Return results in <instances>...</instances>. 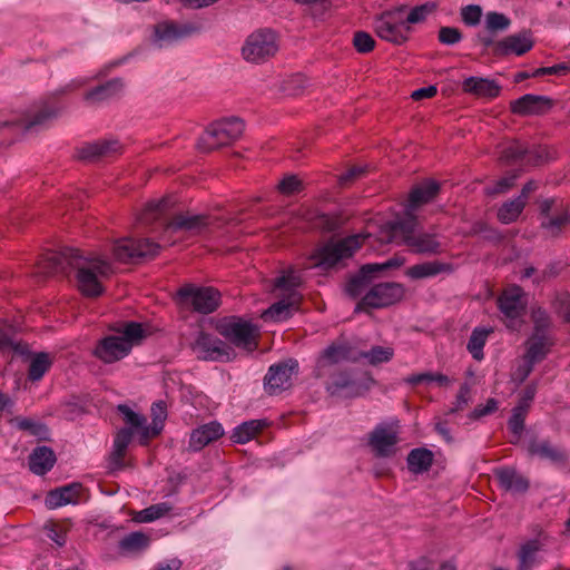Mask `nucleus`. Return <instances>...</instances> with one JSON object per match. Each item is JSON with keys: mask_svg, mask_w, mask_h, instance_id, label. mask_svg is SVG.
<instances>
[{"mask_svg": "<svg viewBox=\"0 0 570 570\" xmlns=\"http://www.w3.org/2000/svg\"><path fill=\"white\" fill-rule=\"evenodd\" d=\"M38 269L46 276L68 275L75 271L78 289L87 297L100 296L104 293L101 279L114 272L108 261L95 255L86 256L75 248L47 253L38 263Z\"/></svg>", "mask_w": 570, "mask_h": 570, "instance_id": "nucleus-1", "label": "nucleus"}, {"mask_svg": "<svg viewBox=\"0 0 570 570\" xmlns=\"http://www.w3.org/2000/svg\"><path fill=\"white\" fill-rule=\"evenodd\" d=\"M417 218L414 214L396 217L386 223L382 229L379 239L381 243H396L405 245L415 254L438 255L443 252V246L430 233H416Z\"/></svg>", "mask_w": 570, "mask_h": 570, "instance_id": "nucleus-2", "label": "nucleus"}, {"mask_svg": "<svg viewBox=\"0 0 570 570\" xmlns=\"http://www.w3.org/2000/svg\"><path fill=\"white\" fill-rule=\"evenodd\" d=\"M58 115L57 107L43 104L23 119L12 116L9 119L0 120V136L2 137L0 148L10 146L21 132L45 128Z\"/></svg>", "mask_w": 570, "mask_h": 570, "instance_id": "nucleus-3", "label": "nucleus"}, {"mask_svg": "<svg viewBox=\"0 0 570 570\" xmlns=\"http://www.w3.org/2000/svg\"><path fill=\"white\" fill-rule=\"evenodd\" d=\"M301 285V277L294 272L283 274L275 279V289L282 292L283 298L271 305L262 313V318L265 321H284L291 317L294 309L302 296L297 293L296 288Z\"/></svg>", "mask_w": 570, "mask_h": 570, "instance_id": "nucleus-4", "label": "nucleus"}, {"mask_svg": "<svg viewBox=\"0 0 570 570\" xmlns=\"http://www.w3.org/2000/svg\"><path fill=\"white\" fill-rule=\"evenodd\" d=\"M176 304L183 308L199 314H210L220 303V293L214 287H202L195 284H185L178 288L174 297Z\"/></svg>", "mask_w": 570, "mask_h": 570, "instance_id": "nucleus-5", "label": "nucleus"}, {"mask_svg": "<svg viewBox=\"0 0 570 570\" xmlns=\"http://www.w3.org/2000/svg\"><path fill=\"white\" fill-rule=\"evenodd\" d=\"M405 10L406 6L402 4L376 16L373 22L376 36L393 45L406 42L411 27L405 24Z\"/></svg>", "mask_w": 570, "mask_h": 570, "instance_id": "nucleus-6", "label": "nucleus"}, {"mask_svg": "<svg viewBox=\"0 0 570 570\" xmlns=\"http://www.w3.org/2000/svg\"><path fill=\"white\" fill-rule=\"evenodd\" d=\"M244 132V121L237 117L225 118L210 124L200 137L198 146L204 151H210L229 145Z\"/></svg>", "mask_w": 570, "mask_h": 570, "instance_id": "nucleus-7", "label": "nucleus"}, {"mask_svg": "<svg viewBox=\"0 0 570 570\" xmlns=\"http://www.w3.org/2000/svg\"><path fill=\"white\" fill-rule=\"evenodd\" d=\"M405 287L401 283L384 282L373 285L357 302L355 313H370L371 309L386 308L403 299Z\"/></svg>", "mask_w": 570, "mask_h": 570, "instance_id": "nucleus-8", "label": "nucleus"}, {"mask_svg": "<svg viewBox=\"0 0 570 570\" xmlns=\"http://www.w3.org/2000/svg\"><path fill=\"white\" fill-rule=\"evenodd\" d=\"M216 330L237 347L248 351L257 347L258 328L248 321L237 316L224 317L217 322Z\"/></svg>", "mask_w": 570, "mask_h": 570, "instance_id": "nucleus-9", "label": "nucleus"}, {"mask_svg": "<svg viewBox=\"0 0 570 570\" xmlns=\"http://www.w3.org/2000/svg\"><path fill=\"white\" fill-rule=\"evenodd\" d=\"M278 48L276 33L271 29H259L247 37L242 55L248 62L262 63L273 58Z\"/></svg>", "mask_w": 570, "mask_h": 570, "instance_id": "nucleus-10", "label": "nucleus"}, {"mask_svg": "<svg viewBox=\"0 0 570 570\" xmlns=\"http://www.w3.org/2000/svg\"><path fill=\"white\" fill-rule=\"evenodd\" d=\"M370 235H352L337 242L331 240L317 248L314 254L316 264L326 268L335 266L340 261L348 258L358 249L362 242Z\"/></svg>", "mask_w": 570, "mask_h": 570, "instance_id": "nucleus-11", "label": "nucleus"}, {"mask_svg": "<svg viewBox=\"0 0 570 570\" xmlns=\"http://www.w3.org/2000/svg\"><path fill=\"white\" fill-rule=\"evenodd\" d=\"M356 361H358V356L351 344L341 340L334 341L317 357L314 375L317 379L325 377L334 365Z\"/></svg>", "mask_w": 570, "mask_h": 570, "instance_id": "nucleus-12", "label": "nucleus"}, {"mask_svg": "<svg viewBox=\"0 0 570 570\" xmlns=\"http://www.w3.org/2000/svg\"><path fill=\"white\" fill-rule=\"evenodd\" d=\"M160 246L148 238L134 239L130 237L115 243L112 252L115 259L120 263H134L140 258H153L158 255Z\"/></svg>", "mask_w": 570, "mask_h": 570, "instance_id": "nucleus-13", "label": "nucleus"}, {"mask_svg": "<svg viewBox=\"0 0 570 570\" xmlns=\"http://www.w3.org/2000/svg\"><path fill=\"white\" fill-rule=\"evenodd\" d=\"M197 357L205 361H228L233 350L218 337L199 332L191 345Z\"/></svg>", "mask_w": 570, "mask_h": 570, "instance_id": "nucleus-14", "label": "nucleus"}, {"mask_svg": "<svg viewBox=\"0 0 570 570\" xmlns=\"http://www.w3.org/2000/svg\"><path fill=\"white\" fill-rule=\"evenodd\" d=\"M298 363L295 360L279 362L269 367L264 379L265 390L275 395L291 386V379L296 372Z\"/></svg>", "mask_w": 570, "mask_h": 570, "instance_id": "nucleus-15", "label": "nucleus"}, {"mask_svg": "<svg viewBox=\"0 0 570 570\" xmlns=\"http://www.w3.org/2000/svg\"><path fill=\"white\" fill-rule=\"evenodd\" d=\"M534 45L530 30H522L519 33L510 35L498 41L494 46V56L505 57L509 55L522 56L530 51Z\"/></svg>", "mask_w": 570, "mask_h": 570, "instance_id": "nucleus-16", "label": "nucleus"}, {"mask_svg": "<svg viewBox=\"0 0 570 570\" xmlns=\"http://www.w3.org/2000/svg\"><path fill=\"white\" fill-rule=\"evenodd\" d=\"M130 351L131 344L127 340L110 335L98 342L94 355L105 363H114L124 358Z\"/></svg>", "mask_w": 570, "mask_h": 570, "instance_id": "nucleus-17", "label": "nucleus"}, {"mask_svg": "<svg viewBox=\"0 0 570 570\" xmlns=\"http://www.w3.org/2000/svg\"><path fill=\"white\" fill-rule=\"evenodd\" d=\"M397 432L389 425L380 424L370 434L368 444L376 456L387 458L395 453Z\"/></svg>", "mask_w": 570, "mask_h": 570, "instance_id": "nucleus-18", "label": "nucleus"}, {"mask_svg": "<svg viewBox=\"0 0 570 570\" xmlns=\"http://www.w3.org/2000/svg\"><path fill=\"white\" fill-rule=\"evenodd\" d=\"M498 305L505 317L510 320L520 317L527 305L522 288L518 285L505 288L498 298Z\"/></svg>", "mask_w": 570, "mask_h": 570, "instance_id": "nucleus-19", "label": "nucleus"}, {"mask_svg": "<svg viewBox=\"0 0 570 570\" xmlns=\"http://www.w3.org/2000/svg\"><path fill=\"white\" fill-rule=\"evenodd\" d=\"M209 224L210 220L207 215L177 214L166 223L164 232L170 234L178 232L198 234Z\"/></svg>", "mask_w": 570, "mask_h": 570, "instance_id": "nucleus-20", "label": "nucleus"}, {"mask_svg": "<svg viewBox=\"0 0 570 570\" xmlns=\"http://www.w3.org/2000/svg\"><path fill=\"white\" fill-rule=\"evenodd\" d=\"M551 107V99L531 94H527L510 104L511 111L519 116L542 115Z\"/></svg>", "mask_w": 570, "mask_h": 570, "instance_id": "nucleus-21", "label": "nucleus"}, {"mask_svg": "<svg viewBox=\"0 0 570 570\" xmlns=\"http://www.w3.org/2000/svg\"><path fill=\"white\" fill-rule=\"evenodd\" d=\"M121 146L117 139L98 140L82 145L77 149V157L86 161H97L119 153Z\"/></svg>", "mask_w": 570, "mask_h": 570, "instance_id": "nucleus-22", "label": "nucleus"}, {"mask_svg": "<svg viewBox=\"0 0 570 570\" xmlns=\"http://www.w3.org/2000/svg\"><path fill=\"white\" fill-rule=\"evenodd\" d=\"M440 183L433 179L424 180L422 184L413 187L409 195V204L405 208L404 215L413 212L420 206L432 202L440 191Z\"/></svg>", "mask_w": 570, "mask_h": 570, "instance_id": "nucleus-23", "label": "nucleus"}, {"mask_svg": "<svg viewBox=\"0 0 570 570\" xmlns=\"http://www.w3.org/2000/svg\"><path fill=\"white\" fill-rule=\"evenodd\" d=\"M224 434V429L218 422H209L193 430L189 438L188 450L197 452L209 443L218 440Z\"/></svg>", "mask_w": 570, "mask_h": 570, "instance_id": "nucleus-24", "label": "nucleus"}, {"mask_svg": "<svg viewBox=\"0 0 570 570\" xmlns=\"http://www.w3.org/2000/svg\"><path fill=\"white\" fill-rule=\"evenodd\" d=\"M528 452L532 456L549 460L552 464L563 466L568 461V453L560 446L553 445L550 441L533 440L528 445Z\"/></svg>", "mask_w": 570, "mask_h": 570, "instance_id": "nucleus-25", "label": "nucleus"}, {"mask_svg": "<svg viewBox=\"0 0 570 570\" xmlns=\"http://www.w3.org/2000/svg\"><path fill=\"white\" fill-rule=\"evenodd\" d=\"M81 491L82 485L80 483H71L51 490L46 497V507L49 509H57L69 503H76Z\"/></svg>", "mask_w": 570, "mask_h": 570, "instance_id": "nucleus-26", "label": "nucleus"}, {"mask_svg": "<svg viewBox=\"0 0 570 570\" xmlns=\"http://www.w3.org/2000/svg\"><path fill=\"white\" fill-rule=\"evenodd\" d=\"M495 476L502 489L513 493H524L530 485L529 480L512 468L495 470Z\"/></svg>", "mask_w": 570, "mask_h": 570, "instance_id": "nucleus-27", "label": "nucleus"}, {"mask_svg": "<svg viewBox=\"0 0 570 570\" xmlns=\"http://www.w3.org/2000/svg\"><path fill=\"white\" fill-rule=\"evenodd\" d=\"M197 29L190 24H177L175 22H161L155 27L156 40L163 43H170L184 37L190 36Z\"/></svg>", "mask_w": 570, "mask_h": 570, "instance_id": "nucleus-28", "label": "nucleus"}, {"mask_svg": "<svg viewBox=\"0 0 570 570\" xmlns=\"http://www.w3.org/2000/svg\"><path fill=\"white\" fill-rule=\"evenodd\" d=\"M376 266L371 264L363 265L357 274L352 276L345 285V292L352 298L361 296L370 286L372 281L377 276L374 272Z\"/></svg>", "mask_w": 570, "mask_h": 570, "instance_id": "nucleus-29", "label": "nucleus"}, {"mask_svg": "<svg viewBox=\"0 0 570 570\" xmlns=\"http://www.w3.org/2000/svg\"><path fill=\"white\" fill-rule=\"evenodd\" d=\"M151 424L142 426L141 430V444L146 445L153 438L159 435L164 429V423L167 417V406L164 401H158L151 405Z\"/></svg>", "mask_w": 570, "mask_h": 570, "instance_id": "nucleus-30", "label": "nucleus"}, {"mask_svg": "<svg viewBox=\"0 0 570 570\" xmlns=\"http://www.w3.org/2000/svg\"><path fill=\"white\" fill-rule=\"evenodd\" d=\"M464 91L481 98H495L501 87L495 80L480 77H469L463 81Z\"/></svg>", "mask_w": 570, "mask_h": 570, "instance_id": "nucleus-31", "label": "nucleus"}, {"mask_svg": "<svg viewBox=\"0 0 570 570\" xmlns=\"http://www.w3.org/2000/svg\"><path fill=\"white\" fill-rule=\"evenodd\" d=\"M56 460L51 448L37 446L29 455V468L35 474L43 475L53 468Z\"/></svg>", "mask_w": 570, "mask_h": 570, "instance_id": "nucleus-32", "label": "nucleus"}, {"mask_svg": "<svg viewBox=\"0 0 570 570\" xmlns=\"http://www.w3.org/2000/svg\"><path fill=\"white\" fill-rule=\"evenodd\" d=\"M453 272V265L440 261L424 262L411 266L406 275L413 279L433 277L439 274H450Z\"/></svg>", "mask_w": 570, "mask_h": 570, "instance_id": "nucleus-33", "label": "nucleus"}, {"mask_svg": "<svg viewBox=\"0 0 570 570\" xmlns=\"http://www.w3.org/2000/svg\"><path fill=\"white\" fill-rule=\"evenodd\" d=\"M547 535L540 532L538 538L532 539L523 543L518 552L519 569L530 570L535 563L537 553L543 548Z\"/></svg>", "mask_w": 570, "mask_h": 570, "instance_id": "nucleus-34", "label": "nucleus"}, {"mask_svg": "<svg viewBox=\"0 0 570 570\" xmlns=\"http://www.w3.org/2000/svg\"><path fill=\"white\" fill-rule=\"evenodd\" d=\"M122 87L124 83L120 79H111L86 92L83 98L89 104H99L117 96L122 90Z\"/></svg>", "mask_w": 570, "mask_h": 570, "instance_id": "nucleus-35", "label": "nucleus"}, {"mask_svg": "<svg viewBox=\"0 0 570 570\" xmlns=\"http://www.w3.org/2000/svg\"><path fill=\"white\" fill-rule=\"evenodd\" d=\"M433 458L432 451L425 448L413 449L406 458L407 468L414 474L424 473L432 466Z\"/></svg>", "mask_w": 570, "mask_h": 570, "instance_id": "nucleus-36", "label": "nucleus"}, {"mask_svg": "<svg viewBox=\"0 0 570 570\" xmlns=\"http://www.w3.org/2000/svg\"><path fill=\"white\" fill-rule=\"evenodd\" d=\"M150 539L140 531L131 532L119 541V550L122 554L138 553L147 549Z\"/></svg>", "mask_w": 570, "mask_h": 570, "instance_id": "nucleus-37", "label": "nucleus"}, {"mask_svg": "<svg viewBox=\"0 0 570 570\" xmlns=\"http://www.w3.org/2000/svg\"><path fill=\"white\" fill-rule=\"evenodd\" d=\"M549 344V338L546 334H533L528 341L524 360H530L532 363L542 361L548 354Z\"/></svg>", "mask_w": 570, "mask_h": 570, "instance_id": "nucleus-38", "label": "nucleus"}, {"mask_svg": "<svg viewBox=\"0 0 570 570\" xmlns=\"http://www.w3.org/2000/svg\"><path fill=\"white\" fill-rule=\"evenodd\" d=\"M267 425L264 420H250L236 426L230 436L235 443H246Z\"/></svg>", "mask_w": 570, "mask_h": 570, "instance_id": "nucleus-39", "label": "nucleus"}, {"mask_svg": "<svg viewBox=\"0 0 570 570\" xmlns=\"http://www.w3.org/2000/svg\"><path fill=\"white\" fill-rule=\"evenodd\" d=\"M171 206V200L169 198H163L157 202H150L146 205L138 219L142 224H151L153 222L159 219Z\"/></svg>", "mask_w": 570, "mask_h": 570, "instance_id": "nucleus-40", "label": "nucleus"}, {"mask_svg": "<svg viewBox=\"0 0 570 570\" xmlns=\"http://www.w3.org/2000/svg\"><path fill=\"white\" fill-rule=\"evenodd\" d=\"M52 365V357L50 354L40 352L32 356L28 371L30 381L36 382L42 379Z\"/></svg>", "mask_w": 570, "mask_h": 570, "instance_id": "nucleus-41", "label": "nucleus"}, {"mask_svg": "<svg viewBox=\"0 0 570 570\" xmlns=\"http://www.w3.org/2000/svg\"><path fill=\"white\" fill-rule=\"evenodd\" d=\"M525 205L527 204L519 197L503 203L498 209V219L502 224H511L515 222L523 212Z\"/></svg>", "mask_w": 570, "mask_h": 570, "instance_id": "nucleus-42", "label": "nucleus"}, {"mask_svg": "<svg viewBox=\"0 0 570 570\" xmlns=\"http://www.w3.org/2000/svg\"><path fill=\"white\" fill-rule=\"evenodd\" d=\"M491 330L476 327L472 331L471 336L469 338L466 350L471 353L472 357L476 361H481L484 357L483 347L485 345L487 338L491 333Z\"/></svg>", "mask_w": 570, "mask_h": 570, "instance_id": "nucleus-43", "label": "nucleus"}, {"mask_svg": "<svg viewBox=\"0 0 570 570\" xmlns=\"http://www.w3.org/2000/svg\"><path fill=\"white\" fill-rule=\"evenodd\" d=\"M394 350L386 346H373L370 351L357 353L358 360L365 358L371 365H379L392 360Z\"/></svg>", "mask_w": 570, "mask_h": 570, "instance_id": "nucleus-44", "label": "nucleus"}, {"mask_svg": "<svg viewBox=\"0 0 570 570\" xmlns=\"http://www.w3.org/2000/svg\"><path fill=\"white\" fill-rule=\"evenodd\" d=\"M173 510V507L168 502H160L153 504L138 512L137 520L139 522H151L161 517H165Z\"/></svg>", "mask_w": 570, "mask_h": 570, "instance_id": "nucleus-45", "label": "nucleus"}, {"mask_svg": "<svg viewBox=\"0 0 570 570\" xmlns=\"http://www.w3.org/2000/svg\"><path fill=\"white\" fill-rule=\"evenodd\" d=\"M327 376L330 377L331 381L326 385V390L331 394H336L338 391L353 385V380L350 371H330V374Z\"/></svg>", "mask_w": 570, "mask_h": 570, "instance_id": "nucleus-46", "label": "nucleus"}, {"mask_svg": "<svg viewBox=\"0 0 570 570\" xmlns=\"http://www.w3.org/2000/svg\"><path fill=\"white\" fill-rule=\"evenodd\" d=\"M404 382L411 385H417L421 383H432L435 382L440 386H445L450 383V379L442 373H431L424 372L419 374H412L404 379Z\"/></svg>", "mask_w": 570, "mask_h": 570, "instance_id": "nucleus-47", "label": "nucleus"}, {"mask_svg": "<svg viewBox=\"0 0 570 570\" xmlns=\"http://www.w3.org/2000/svg\"><path fill=\"white\" fill-rule=\"evenodd\" d=\"M529 148L521 142H513L502 150L501 159L507 164L522 163Z\"/></svg>", "mask_w": 570, "mask_h": 570, "instance_id": "nucleus-48", "label": "nucleus"}, {"mask_svg": "<svg viewBox=\"0 0 570 570\" xmlns=\"http://www.w3.org/2000/svg\"><path fill=\"white\" fill-rule=\"evenodd\" d=\"M436 10L435 2H425L423 4L414 7L406 18L404 17L405 24H414L425 21L426 17Z\"/></svg>", "mask_w": 570, "mask_h": 570, "instance_id": "nucleus-49", "label": "nucleus"}, {"mask_svg": "<svg viewBox=\"0 0 570 570\" xmlns=\"http://www.w3.org/2000/svg\"><path fill=\"white\" fill-rule=\"evenodd\" d=\"M511 24V20L503 13L495 11L488 12L485 16V28L490 33L507 30Z\"/></svg>", "mask_w": 570, "mask_h": 570, "instance_id": "nucleus-50", "label": "nucleus"}, {"mask_svg": "<svg viewBox=\"0 0 570 570\" xmlns=\"http://www.w3.org/2000/svg\"><path fill=\"white\" fill-rule=\"evenodd\" d=\"M303 188V181L296 175L284 176L277 185V190L285 196L298 194Z\"/></svg>", "mask_w": 570, "mask_h": 570, "instance_id": "nucleus-51", "label": "nucleus"}, {"mask_svg": "<svg viewBox=\"0 0 570 570\" xmlns=\"http://www.w3.org/2000/svg\"><path fill=\"white\" fill-rule=\"evenodd\" d=\"M119 413L122 414L124 421L126 424L130 425L134 429L139 431V435L141 436L142 426H146V417L134 412L128 405L120 404L118 405Z\"/></svg>", "mask_w": 570, "mask_h": 570, "instance_id": "nucleus-52", "label": "nucleus"}, {"mask_svg": "<svg viewBox=\"0 0 570 570\" xmlns=\"http://www.w3.org/2000/svg\"><path fill=\"white\" fill-rule=\"evenodd\" d=\"M17 426L21 431H28L31 435L43 438L48 433L45 424L26 417H16Z\"/></svg>", "mask_w": 570, "mask_h": 570, "instance_id": "nucleus-53", "label": "nucleus"}, {"mask_svg": "<svg viewBox=\"0 0 570 570\" xmlns=\"http://www.w3.org/2000/svg\"><path fill=\"white\" fill-rule=\"evenodd\" d=\"M527 414L524 413V407H513L512 415L508 421V428L511 433L520 439L521 434L524 431V421Z\"/></svg>", "mask_w": 570, "mask_h": 570, "instance_id": "nucleus-54", "label": "nucleus"}, {"mask_svg": "<svg viewBox=\"0 0 570 570\" xmlns=\"http://www.w3.org/2000/svg\"><path fill=\"white\" fill-rule=\"evenodd\" d=\"M353 45L357 52L368 53L374 49L375 40L365 31H356L353 37Z\"/></svg>", "mask_w": 570, "mask_h": 570, "instance_id": "nucleus-55", "label": "nucleus"}, {"mask_svg": "<svg viewBox=\"0 0 570 570\" xmlns=\"http://www.w3.org/2000/svg\"><path fill=\"white\" fill-rule=\"evenodd\" d=\"M531 318L534 324L533 334H546L547 330L551 325L549 314L543 308L538 307L532 309Z\"/></svg>", "mask_w": 570, "mask_h": 570, "instance_id": "nucleus-56", "label": "nucleus"}, {"mask_svg": "<svg viewBox=\"0 0 570 570\" xmlns=\"http://www.w3.org/2000/svg\"><path fill=\"white\" fill-rule=\"evenodd\" d=\"M462 38V32L455 27H441L438 32V40L445 46L456 45Z\"/></svg>", "mask_w": 570, "mask_h": 570, "instance_id": "nucleus-57", "label": "nucleus"}, {"mask_svg": "<svg viewBox=\"0 0 570 570\" xmlns=\"http://www.w3.org/2000/svg\"><path fill=\"white\" fill-rule=\"evenodd\" d=\"M519 177V174L514 173L510 176L503 177L497 180L492 186L485 188V191L490 196H495L499 194L507 193L510 188L513 187L515 179Z\"/></svg>", "mask_w": 570, "mask_h": 570, "instance_id": "nucleus-58", "label": "nucleus"}, {"mask_svg": "<svg viewBox=\"0 0 570 570\" xmlns=\"http://www.w3.org/2000/svg\"><path fill=\"white\" fill-rule=\"evenodd\" d=\"M570 223V214L564 213L562 215L551 217L541 223L542 228L548 229L552 236H557L561 228Z\"/></svg>", "mask_w": 570, "mask_h": 570, "instance_id": "nucleus-59", "label": "nucleus"}, {"mask_svg": "<svg viewBox=\"0 0 570 570\" xmlns=\"http://www.w3.org/2000/svg\"><path fill=\"white\" fill-rule=\"evenodd\" d=\"M481 16L482 10L480 6L470 4L461 9V18L468 26H476L481 20Z\"/></svg>", "mask_w": 570, "mask_h": 570, "instance_id": "nucleus-60", "label": "nucleus"}, {"mask_svg": "<svg viewBox=\"0 0 570 570\" xmlns=\"http://www.w3.org/2000/svg\"><path fill=\"white\" fill-rule=\"evenodd\" d=\"M142 336L144 330L141 324L130 322L125 325L122 336H119V338L127 340V342L132 345L135 341L140 340Z\"/></svg>", "mask_w": 570, "mask_h": 570, "instance_id": "nucleus-61", "label": "nucleus"}, {"mask_svg": "<svg viewBox=\"0 0 570 570\" xmlns=\"http://www.w3.org/2000/svg\"><path fill=\"white\" fill-rule=\"evenodd\" d=\"M127 446L114 440V451L110 454V466L112 470H120L125 466L122 459Z\"/></svg>", "mask_w": 570, "mask_h": 570, "instance_id": "nucleus-62", "label": "nucleus"}, {"mask_svg": "<svg viewBox=\"0 0 570 570\" xmlns=\"http://www.w3.org/2000/svg\"><path fill=\"white\" fill-rule=\"evenodd\" d=\"M498 410V401L495 399H489L485 405H478L470 413V419L478 420L485 415L492 414Z\"/></svg>", "mask_w": 570, "mask_h": 570, "instance_id": "nucleus-63", "label": "nucleus"}, {"mask_svg": "<svg viewBox=\"0 0 570 570\" xmlns=\"http://www.w3.org/2000/svg\"><path fill=\"white\" fill-rule=\"evenodd\" d=\"M47 537L59 547L66 543V532L56 523L51 522L46 525Z\"/></svg>", "mask_w": 570, "mask_h": 570, "instance_id": "nucleus-64", "label": "nucleus"}]
</instances>
